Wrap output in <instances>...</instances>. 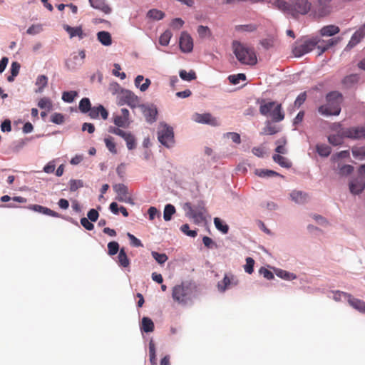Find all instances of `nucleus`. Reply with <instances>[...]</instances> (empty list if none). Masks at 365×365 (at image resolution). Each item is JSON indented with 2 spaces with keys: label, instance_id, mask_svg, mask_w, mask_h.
I'll list each match as a JSON object with an SVG mask.
<instances>
[{
  "label": "nucleus",
  "instance_id": "39",
  "mask_svg": "<svg viewBox=\"0 0 365 365\" xmlns=\"http://www.w3.org/2000/svg\"><path fill=\"white\" fill-rule=\"evenodd\" d=\"M187 205H189V217H192V219H194L195 222H197L202 221L204 220L202 212L194 210L189 204Z\"/></svg>",
  "mask_w": 365,
  "mask_h": 365
},
{
  "label": "nucleus",
  "instance_id": "22",
  "mask_svg": "<svg viewBox=\"0 0 365 365\" xmlns=\"http://www.w3.org/2000/svg\"><path fill=\"white\" fill-rule=\"evenodd\" d=\"M151 81L149 78L144 79V77L141 75L137 76L135 79V85L139 88L141 91H145L150 86Z\"/></svg>",
  "mask_w": 365,
  "mask_h": 365
},
{
  "label": "nucleus",
  "instance_id": "14",
  "mask_svg": "<svg viewBox=\"0 0 365 365\" xmlns=\"http://www.w3.org/2000/svg\"><path fill=\"white\" fill-rule=\"evenodd\" d=\"M180 48L184 53H190L193 48L192 37L186 32H182L180 38Z\"/></svg>",
  "mask_w": 365,
  "mask_h": 365
},
{
  "label": "nucleus",
  "instance_id": "19",
  "mask_svg": "<svg viewBox=\"0 0 365 365\" xmlns=\"http://www.w3.org/2000/svg\"><path fill=\"white\" fill-rule=\"evenodd\" d=\"M64 30L68 34L71 38L73 37H78L79 39H83L86 34L83 32L81 26L72 27L69 25H63Z\"/></svg>",
  "mask_w": 365,
  "mask_h": 365
},
{
  "label": "nucleus",
  "instance_id": "12",
  "mask_svg": "<svg viewBox=\"0 0 365 365\" xmlns=\"http://www.w3.org/2000/svg\"><path fill=\"white\" fill-rule=\"evenodd\" d=\"M341 294L348 298V302L352 307L361 312L365 313V302L364 301L354 298L350 294L339 291L335 293L334 299H337L336 295L341 296Z\"/></svg>",
  "mask_w": 365,
  "mask_h": 365
},
{
  "label": "nucleus",
  "instance_id": "46",
  "mask_svg": "<svg viewBox=\"0 0 365 365\" xmlns=\"http://www.w3.org/2000/svg\"><path fill=\"white\" fill-rule=\"evenodd\" d=\"M77 96H78L77 91H64L62 93V100L67 103H72Z\"/></svg>",
  "mask_w": 365,
  "mask_h": 365
},
{
  "label": "nucleus",
  "instance_id": "7",
  "mask_svg": "<svg viewBox=\"0 0 365 365\" xmlns=\"http://www.w3.org/2000/svg\"><path fill=\"white\" fill-rule=\"evenodd\" d=\"M158 138L164 146L173 147L175 143L173 128L166 124L162 125L158 132Z\"/></svg>",
  "mask_w": 365,
  "mask_h": 365
},
{
  "label": "nucleus",
  "instance_id": "58",
  "mask_svg": "<svg viewBox=\"0 0 365 365\" xmlns=\"http://www.w3.org/2000/svg\"><path fill=\"white\" fill-rule=\"evenodd\" d=\"M255 260L252 257L246 259V264L244 266L245 271L248 274H252L254 271Z\"/></svg>",
  "mask_w": 365,
  "mask_h": 365
},
{
  "label": "nucleus",
  "instance_id": "9",
  "mask_svg": "<svg viewBox=\"0 0 365 365\" xmlns=\"http://www.w3.org/2000/svg\"><path fill=\"white\" fill-rule=\"evenodd\" d=\"M342 135L353 140L365 138V126H354L342 129Z\"/></svg>",
  "mask_w": 365,
  "mask_h": 365
},
{
  "label": "nucleus",
  "instance_id": "5",
  "mask_svg": "<svg viewBox=\"0 0 365 365\" xmlns=\"http://www.w3.org/2000/svg\"><path fill=\"white\" fill-rule=\"evenodd\" d=\"M195 287L192 283L182 282L173 289L172 297L179 304H186L191 299Z\"/></svg>",
  "mask_w": 365,
  "mask_h": 365
},
{
  "label": "nucleus",
  "instance_id": "45",
  "mask_svg": "<svg viewBox=\"0 0 365 365\" xmlns=\"http://www.w3.org/2000/svg\"><path fill=\"white\" fill-rule=\"evenodd\" d=\"M338 43V40L335 38L329 39L324 46L322 45H317V48L319 50V55H322L323 53H324L327 50H328L330 47L333 46L334 45Z\"/></svg>",
  "mask_w": 365,
  "mask_h": 365
},
{
  "label": "nucleus",
  "instance_id": "4",
  "mask_svg": "<svg viewBox=\"0 0 365 365\" xmlns=\"http://www.w3.org/2000/svg\"><path fill=\"white\" fill-rule=\"evenodd\" d=\"M259 113L264 116L270 117L274 122H280L284 118L282 105L275 101H267L265 99L258 101Z\"/></svg>",
  "mask_w": 365,
  "mask_h": 365
},
{
  "label": "nucleus",
  "instance_id": "54",
  "mask_svg": "<svg viewBox=\"0 0 365 365\" xmlns=\"http://www.w3.org/2000/svg\"><path fill=\"white\" fill-rule=\"evenodd\" d=\"M151 255L160 264H164L168 259L165 253H158L155 251H153Z\"/></svg>",
  "mask_w": 365,
  "mask_h": 365
},
{
  "label": "nucleus",
  "instance_id": "63",
  "mask_svg": "<svg viewBox=\"0 0 365 365\" xmlns=\"http://www.w3.org/2000/svg\"><path fill=\"white\" fill-rule=\"evenodd\" d=\"M278 132L277 128L275 125H272L270 123H268L266 126L264 128L263 133L266 135H274Z\"/></svg>",
  "mask_w": 365,
  "mask_h": 365
},
{
  "label": "nucleus",
  "instance_id": "27",
  "mask_svg": "<svg viewBox=\"0 0 365 365\" xmlns=\"http://www.w3.org/2000/svg\"><path fill=\"white\" fill-rule=\"evenodd\" d=\"M143 114L148 122L153 123L156 120L158 111L155 108L148 107L145 108Z\"/></svg>",
  "mask_w": 365,
  "mask_h": 365
},
{
  "label": "nucleus",
  "instance_id": "35",
  "mask_svg": "<svg viewBox=\"0 0 365 365\" xmlns=\"http://www.w3.org/2000/svg\"><path fill=\"white\" fill-rule=\"evenodd\" d=\"M79 110L81 113H88L90 110H91V104L89 98H83L80 101Z\"/></svg>",
  "mask_w": 365,
  "mask_h": 365
},
{
  "label": "nucleus",
  "instance_id": "18",
  "mask_svg": "<svg viewBox=\"0 0 365 365\" xmlns=\"http://www.w3.org/2000/svg\"><path fill=\"white\" fill-rule=\"evenodd\" d=\"M88 115L93 119L98 118L99 115H101L103 120H106L108 117V112L102 105H99L93 108L91 107Z\"/></svg>",
  "mask_w": 365,
  "mask_h": 365
},
{
  "label": "nucleus",
  "instance_id": "44",
  "mask_svg": "<svg viewBox=\"0 0 365 365\" xmlns=\"http://www.w3.org/2000/svg\"><path fill=\"white\" fill-rule=\"evenodd\" d=\"M349 155L350 153L349 150H342L334 154L331 158V161L335 164L338 163L340 159L349 158Z\"/></svg>",
  "mask_w": 365,
  "mask_h": 365
},
{
  "label": "nucleus",
  "instance_id": "61",
  "mask_svg": "<svg viewBox=\"0 0 365 365\" xmlns=\"http://www.w3.org/2000/svg\"><path fill=\"white\" fill-rule=\"evenodd\" d=\"M180 230L183 233L192 237H195L197 235L196 230H190V227L187 224L182 225L180 227Z\"/></svg>",
  "mask_w": 365,
  "mask_h": 365
},
{
  "label": "nucleus",
  "instance_id": "53",
  "mask_svg": "<svg viewBox=\"0 0 365 365\" xmlns=\"http://www.w3.org/2000/svg\"><path fill=\"white\" fill-rule=\"evenodd\" d=\"M255 173L261 178L279 175V173L271 170H256Z\"/></svg>",
  "mask_w": 365,
  "mask_h": 365
},
{
  "label": "nucleus",
  "instance_id": "50",
  "mask_svg": "<svg viewBox=\"0 0 365 365\" xmlns=\"http://www.w3.org/2000/svg\"><path fill=\"white\" fill-rule=\"evenodd\" d=\"M172 37L171 31L167 30L163 34H162L159 38V43L162 46H168L169 44L170 40Z\"/></svg>",
  "mask_w": 365,
  "mask_h": 365
},
{
  "label": "nucleus",
  "instance_id": "10",
  "mask_svg": "<svg viewBox=\"0 0 365 365\" xmlns=\"http://www.w3.org/2000/svg\"><path fill=\"white\" fill-rule=\"evenodd\" d=\"M192 120L196 123L202 124H207L212 126L219 125L218 120L216 118L213 117L210 113H195L192 116Z\"/></svg>",
  "mask_w": 365,
  "mask_h": 365
},
{
  "label": "nucleus",
  "instance_id": "40",
  "mask_svg": "<svg viewBox=\"0 0 365 365\" xmlns=\"http://www.w3.org/2000/svg\"><path fill=\"white\" fill-rule=\"evenodd\" d=\"M149 356L150 361L153 365L157 364V358L155 353V345L153 340L149 342Z\"/></svg>",
  "mask_w": 365,
  "mask_h": 365
},
{
  "label": "nucleus",
  "instance_id": "21",
  "mask_svg": "<svg viewBox=\"0 0 365 365\" xmlns=\"http://www.w3.org/2000/svg\"><path fill=\"white\" fill-rule=\"evenodd\" d=\"M91 6L94 9H98L105 14H109L111 9L106 4V0H89Z\"/></svg>",
  "mask_w": 365,
  "mask_h": 365
},
{
  "label": "nucleus",
  "instance_id": "64",
  "mask_svg": "<svg viewBox=\"0 0 365 365\" xmlns=\"http://www.w3.org/2000/svg\"><path fill=\"white\" fill-rule=\"evenodd\" d=\"M43 30L41 25H32L26 31L27 34L35 35L40 33Z\"/></svg>",
  "mask_w": 365,
  "mask_h": 365
},
{
  "label": "nucleus",
  "instance_id": "15",
  "mask_svg": "<svg viewBox=\"0 0 365 365\" xmlns=\"http://www.w3.org/2000/svg\"><path fill=\"white\" fill-rule=\"evenodd\" d=\"M238 281L232 274H225L223 279L217 283L218 290L224 292L226 289L236 286Z\"/></svg>",
  "mask_w": 365,
  "mask_h": 365
},
{
  "label": "nucleus",
  "instance_id": "60",
  "mask_svg": "<svg viewBox=\"0 0 365 365\" xmlns=\"http://www.w3.org/2000/svg\"><path fill=\"white\" fill-rule=\"evenodd\" d=\"M277 275L282 279L291 280L296 278V275L293 273L288 272L284 270H280L277 273Z\"/></svg>",
  "mask_w": 365,
  "mask_h": 365
},
{
  "label": "nucleus",
  "instance_id": "59",
  "mask_svg": "<svg viewBox=\"0 0 365 365\" xmlns=\"http://www.w3.org/2000/svg\"><path fill=\"white\" fill-rule=\"evenodd\" d=\"M51 121L56 124H62L64 122V116L59 113H54L51 117Z\"/></svg>",
  "mask_w": 365,
  "mask_h": 365
},
{
  "label": "nucleus",
  "instance_id": "41",
  "mask_svg": "<svg viewBox=\"0 0 365 365\" xmlns=\"http://www.w3.org/2000/svg\"><path fill=\"white\" fill-rule=\"evenodd\" d=\"M352 155L359 160H362L365 159V146L354 147L352 148Z\"/></svg>",
  "mask_w": 365,
  "mask_h": 365
},
{
  "label": "nucleus",
  "instance_id": "37",
  "mask_svg": "<svg viewBox=\"0 0 365 365\" xmlns=\"http://www.w3.org/2000/svg\"><path fill=\"white\" fill-rule=\"evenodd\" d=\"M175 212V207L171 205L168 204L165 206L164 212H163V218L165 221H169L171 220L172 215Z\"/></svg>",
  "mask_w": 365,
  "mask_h": 365
},
{
  "label": "nucleus",
  "instance_id": "36",
  "mask_svg": "<svg viewBox=\"0 0 365 365\" xmlns=\"http://www.w3.org/2000/svg\"><path fill=\"white\" fill-rule=\"evenodd\" d=\"M272 158L275 163H278L283 168H288L291 167V163L286 158L280 155H274Z\"/></svg>",
  "mask_w": 365,
  "mask_h": 365
},
{
  "label": "nucleus",
  "instance_id": "28",
  "mask_svg": "<svg viewBox=\"0 0 365 365\" xmlns=\"http://www.w3.org/2000/svg\"><path fill=\"white\" fill-rule=\"evenodd\" d=\"M118 263L119 266L123 267H128L130 265V260L123 247L119 251L118 255Z\"/></svg>",
  "mask_w": 365,
  "mask_h": 365
},
{
  "label": "nucleus",
  "instance_id": "48",
  "mask_svg": "<svg viewBox=\"0 0 365 365\" xmlns=\"http://www.w3.org/2000/svg\"><path fill=\"white\" fill-rule=\"evenodd\" d=\"M214 224L215 225V227L221 231L223 234H227L229 230V227L226 224H223L222 221L218 218L215 217L214 218Z\"/></svg>",
  "mask_w": 365,
  "mask_h": 365
},
{
  "label": "nucleus",
  "instance_id": "29",
  "mask_svg": "<svg viewBox=\"0 0 365 365\" xmlns=\"http://www.w3.org/2000/svg\"><path fill=\"white\" fill-rule=\"evenodd\" d=\"M48 85V77L45 75H40L37 77L36 81V86L38 88L36 90V93L43 92V89Z\"/></svg>",
  "mask_w": 365,
  "mask_h": 365
},
{
  "label": "nucleus",
  "instance_id": "42",
  "mask_svg": "<svg viewBox=\"0 0 365 365\" xmlns=\"http://www.w3.org/2000/svg\"><path fill=\"white\" fill-rule=\"evenodd\" d=\"M113 123L118 127L125 128L128 125V120L123 115H115L113 116Z\"/></svg>",
  "mask_w": 365,
  "mask_h": 365
},
{
  "label": "nucleus",
  "instance_id": "13",
  "mask_svg": "<svg viewBox=\"0 0 365 365\" xmlns=\"http://www.w3.org/2000/svg\"><path fill=\"white\" fill-rule=\"evenodd\" d=\"M113 188L117 194L116 200L125 202L130 201L131 198L128 195V189L126 185L122 183L115 184Z\"/></svg>",
  "mask_w": 365,
  "mask_h": 365
},
{
  "label": "nucleus",
  "instance_id": "56",
  "mask_svg": "<svg viewBox=\"0 0 365 365\" xmlns=\"http://www.w3.org/2000/svg\"><path fill=\"white\" fill-rule=\"evenodd\" d=\"M230 82L233 85H237L240 83V81H245L246 79V76L244 73H238L237 75H230L228 77Z\"/></svg>",
  "mask_w": 365,
  "mask_h": 365
},
{
  "label": "nucleus",
  "instance_id": "1",
  "mask_svg": "<svg viewBox=\"0 0 365 365\" xmlns=\"http://www.w3.org/2000/svg\"><path fill=\"white\" fill-rule=\"evenodd\" d=\"M273 6L295 19L307 14L312 9V3L309 0H289V2L276 0L273 2Z\"/></svg>",
  "mask_w": 365,
  "mask_h": 365
},
{
  "label": "nucleus",
  "instance_id": "62",
  "mask_svg": "<svg viewBox=\"0 0 365 365\" xmlns=\"http://www.w3.org/2000/svg\"><path fill=\"white\" fill-rule=\"evenodd\" d=\"M236 29L237 31L252 32L257 29V26L254 24L239 25L236 26Z\"/></svg>",
  "mask_w": 365,
  "mask_h": 365
},
{
  "label": "nucleus",
  "instance_id": "38",
  "mask_svg": "<svg viewBox=\"0 0 365 365\" xmlns=\"http://www.w3.org/2000/svg\"><path fill=\"white\" fill-rule=\"evenodd\" d=\"M123 139L126 142L127 148L129 150H133L136 147V140L134 135L130 133H127Z\"/></svg>",
  "mask_w": 365,
  "mask_h": 365
},
{
  "label": "nucleus",
  "instance_id": "17",
  "mask_svg": "<svg viewBox=\"0 0 365 365\" xmlns=\"http://www.w3.org/2000/svg\"><path fill=\"white\" fill-rule=\"evenodd\" d=\"M365 36V25L359 29L351 36L349 42L346 46V48H352L358 44L361 39Z\"/></svg>",
  "mask_w": 365,
  "mask_h": 365
},
{
  "label": "nucleus",
  "instance_id": "25",
  "mask_svg": "<svg viewBox=\"0 0 365 365\" xmlns=\"http://www.w3.org/2000/svg\"><path fill=\"white\" fill-rule=\"evenodd\" d=\"M154 323L149 317H144L142 319L140 329L146 333L152 332L154 330Z\"/></svg>",
  "mask_w": 365,
  "mask_h": 365
},
{
  "label": "nucleus",
  "instance_id": "43",
  "mask_svg": "<svg viewBox=\"0 0 365 365\" xmlns=\"http://www.w3.org/2000/svg\"><path fill=\"white\" fill-rule=\"evenodd\" d=\"M179 75L182 80L187 81H191L197 78L196 73L194 71H190L187 73L185 70H181Z\"/></svg>",
  "mask_w": 365,
  "mask_h": 365
},
{
  "label": "nucleus",
  "instance_id": "8",
  "mask_svg": "<svg viewBox=\"0 0 365 365\" xmlns=\"http://www.w3.org/2000/svg\"><path fill=\"white\" fill-rule=\"evenodd\" d=\"M332 0H317L313 14L315 17L322 18L327 16L332 11Z\"/></svg>",
  "mask_w": 365,
  "mask_h": 365
},
{
  "label": "nucleus",
  "instance_id": "31",
  "mask_svg": "<svg viewBox=\"0 0 365 365\" xmlns=\"http://www.w3.org/2000/svg\"><path fill=\"white\" fill-rule=\"evenodd\" d=\"M359 80V76L357 74H351L346 76L342 80V83L346 87L350 88L356 84Z\"/></svg>",
  "mask_w": 365,
  "mask_h": 365
},
{
  "label": "nucleus",
  "instance_id": "11",
  "mask_svg": "<svg viewBox=\"0 0 365 365\" xmlns=\"http://www.w3.org/2000/svg\"><path fill=\"white\" fill-rule=\"evenodd\" d=\"M119 103L120 105L128 104L135 107L138 103V97L130 91L122 90L119 94Z\"/></svg>",
  "mask_w": 365,
  "mask_h": 365
},
{
  "label": "nucleus",
  "instance_id": "33",
  "mask_svg": "<svg viewBox=\"0 0 365 365\" xmlns=\"http://www.w3.org/2000/svg\"><path fill=\"white\" fill-rule=\"evenodd\" d=\"M79 56L81 57V61L79 63L73 62L71 59L68 60L66 62V66L68 69H75L78 66H81L83 63L84 59L86 58L85 51L81 50L79 51Z\"/></svg>",
  "mask_w": 365,
  "mask_h": 365
},
{
  "label": "nucleus",
  "instance_id": "34",
  "mask_svg": "<svg viewBox=\"0 0 365 365\" xmlns=\"http://www.w3.org/2000/svg\"><path fill=\"white\" fill-rule=\"evenodd\" d=\"M291 197L297 203H304L307 200V195L301 191H293L291 193Z\"/></svg>",
  "mask_w": 365,
  "mask_h": 365
},
{
  "label": "nucleus",
  "instance_id": "20",
  "mask_svg": "<svg viewBox=\"0 0 365 365\" xmlns=\"http://www.w3.org/2000/svg\"><path fill=\"white\" fill-rule=\"evenodd\" d=\"M30 210H32L35 212H41L46 215H49L54 217H61V215L48 207L39 205H32L29 207Z\"/></svg>",
  "mask_w": 365,
  "mask_h": 365
},
{
  "label": "nucleus",
  "instance_id": "55",
  "mask_svg": "<svg viewBox=\"0 0 365 365\" xmlns=\"http://www.w3.org/2000/svg\"><path fill=\"white\" fill-rule=\"evenodd\" d=\"M119 250V244L115 242H110L108 244V254L110 256L115 255Z\"/></svg>",
  "mask_w": 365,
  "mask_h": 365
},
{
  "label": "nucleus",
  "instance_id": "26",
  "mask_svg": "<svg viewBox=\"0 0 365 365\" xmlns=\"http://www.w3.org/2000/svg\"><path fill=\"white\" fill-rule=\"evenodd\" d=\"M334 169L337 170V173L341 176H346L351 174L354 170V167L351 165H341L338 163L337 167L334 166Z\"/></svg>",
  "mask_w": 365,
  "mask_h": 365
},
{
  "label": "nucleus",
  "instance_id": "47",
  "mask_svg": "<svg viewBox=\"0 0 365 365\" xmlns=\"http://www.w3.org/2000/svg\"><path fill=\"white\" fill-rule=\"evenodd\" d=\"M276 144L277 145L275 151L279 154H285L287 153V149L285 145L287 144V140L284 138H282L277 140Z\"/></svg>",
  "mask_w": 365,
  "mask_h": 365
},
{
  "label": "nucleus",
  "instance_id": "32",
  "mask_svg": "<svg viewBox=\"0 0 365 365\" xmlns=\"http://www.w3.org/2000/svg\"><path fill=\"white\" fill-rule=\"evenodd\" d=\"M345 138L342 135V130L336 135H330L328 137V141L334 146L341 145L343 138Z\"/></svg>",
  "mask_w": 365,
  "mask_h": 365
},
{
  "label": "nucleus",
  "instance_id": "30",
  "mask_svg": "<svg viewBox=\"0 0 365 365\" xmlns=\"http://www.w3.org/2000/svg\"><path fill=\"white\" fill-rule=\"evenodd\" d=\"M316 150L321 157H328L331 152V148L326 144L319 143L316 145Z\"/></svg>",
  "mask_w": 365,
  "mask_h": 365
},
{
  "label": "nucleus",
  "instance_id": "16",
  "mask_svg": "<svg viewBox=\"0 0 365 365\" xmlns=\"http://www.w3.org/2000/svg\"><path fill=\"white\" fill-rule=\"evenodd\" d=\"M365 188V182L362 178L353 179L349 182L350 192L354 195L361 193Z\"/></svg>",
  "mask_w": 365,
  "mask_h": 365
},
{
  "label": "nucleus",
  "instance_id": "23",
  "mask_svg": "<svg viewBox=\"0 0 365 365\" xmlns=\"http://www.w3.org/2000/svg\"><path fill=\"white\" fill-rule=\"evenodd\" d=\"M340 31L339 26L335 25L324 26L320 30V34L322 36H331Z\"/></svg>",
  "mask_w": 365,
  "mask_h": 365
},
{
  "label": "nucleus",
  "instance_id": "51",
  "mask_svg": "<svg viewBox=\"0 0 365 365\" xmlns=\"http://www.w3.org/2000/svg\"><path fill=\"white\" fill-rule=\"evenodd\" d=\"M69 189L71 192H75L78 189L83 187V182L81 180H70L69 182Z\"/></svg>",
  "mask_w": 365,
  "mask_h": 365
},
{
  "label": "nucleus",
  "instance_id": "2",
  "mask_svg": "<svg viewBox=\"0 0 365 365\" xmlns=\"http://www.w3.org/2000/svg\"><path fill=\"white\" fill-rule=\"evenodd\" d=\"M342 95L336 91L329 93L326 96V104L319 107L318 111L322 115H338L341 112Z\"/></svg>",
  "mask_w": 365,
  "mask_h": 365
},
{
  "label": "nucleus",
  "instance_id": "6",
  "mask_svg": "<svg viewBox=\"0 0 365 365\" xmlns=\"http://www.w3.org/2000/svg\"><path fill=\"white\" fill-rule=\"evenodd\" d=\"M321 40L317 38L307 39L302 43L296 42L292 48V53L296 57H301L303 55L312 51Z\"/></svg>",
  "mask_w": 365,
  "mask_h": 365
},
{
  "label": "nucleus",
  "instance_id": "3",
  "mask_svg": "<svg viewBox=\"0 0 365 365\" xmlns=\"http://www.w3.org/2000/svg\"><path fill=\"white\" fill-rule=\"evenodd\" d=\"M232 48L236 58L241 63L247 65H255L257 63V56L252 48L235 41L232 43Z\"/></svg>",
  "mask_w": 365,
  "mask_h": 365
},
{
  "label": "nucleus",
  "instance_id": "52",
  "mask_svg": "<svg viewBox=\"0 0 365 365\" xmlns=\"http://www.w3.org/2000/svg\"><path fill=\"white\" fill-rule=\"evenodd\" d=\"M38 106L41 108H46L48 110L52 109L53 105L51 101L48 98H41L38 102Z\"/></svg>",
  "mask_w": 365,
  "mask_h": 365
},
{
  "label": "nucleus",
  "instance_id": "24",
  "mask_svg": "<svg viewBox=\"0 0 365 365\" xmlns=\"http://www.w3.org/2000/svg\"><path fill=\"white\" fill-rule=\"evenodd\" d=\"M97 38L103 46H108L112 43L110 34L108 31H99L97 34Z\"/></svg>",
  "mask_w": 365,
  "mask_h": 365
},
{
  "label": "nucleus",
  "instance_id": "57",
  "mask_svg": "<svg viewBox=\"0 0 365 365\" xmlns=\"http://www.w3.org/2000/svg\"><path fill=\"white\" fill-rule=\"evenodd\" d=\"M104 141L109 151H110L112 153L115 154L117 153V149L115 147V143L113 141V138L112 137H108L105 138Z\"/></svg>",
  "mask_w": 365,
  "mask_h": 365
},
{
  "label": "nucleus",
  "instance_id": "49",
  "mask_svg": "<svg viewBox=\"0 0 365 365\" xmlns=\"http://www.w3.org/2000/svg\"><path fill=\"white\" fill-rule=\"evenodd\" d=\"M148 17L154 20H160L162 19L165 14L163 11L158 9H150L148 14Z\"/></svg>",
  "mask_w": 365,
  "mask_h": 365
}]
</instances>
